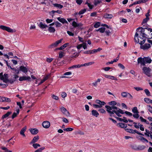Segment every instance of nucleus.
<instances>
[{"mask_svg": "<svg viewBox=\"0 0 152 152\" xmlns=\"http://www.w3.org/2000/svg\"><path fill=\"white\" fill-rule=\"evenodd\" d=\"M149 20V18H145L144 19L142 23V24H143L144 23H146Z\"/></svg>", "mask_w": 152, "mask_h": 152, "instance_id": "nucleus-41", "label": "nucleus"}, {"mask_svg": "<svg viewBox=\"0 0 152 152\" xmlns=\"http://www.w3.org/2000/svg\"><path fill=\"white\" fill-rule=\"evenodd\" d=\"M139 126L140 127H141V126H143V125L141 124L140 123H138V125H134V127L137 128V129H138L139 128Z\"/></svg>", "mask_w": 152, "mask_h": 152, "instance_id": "nucleus-50", "label": "nucleus"}, {"mask_svg": "<svg viewBox=\"0 0 152 152\" xmlns=\"http://www.w3.org/2000/svg\"><path fill=\"white\" fill-rule=\"evenodd\" d=\"M144 91L147 96H149L150 95V93L148 89H145L144 90Z\"/></svg>", "mask_w": 152, "mask_h": 152, "instance_id": "nucleus-45", "label": "nucleus"}, {"mask_svg": "<svg viewBox=\"0 0 152 152\" xmlns=\"http://www.w3.org/2000/svg\"><path fill=\"white\" fill-rule=\"evenodd\" d=\"M68 44V43H66L64 44V45L61 46L60 48L61 50L64 49V48H66L67 46V45Z\"/></svg>", "mask_w": 152, "mask_h": 152, "instance_id": "nucleus-34", "label": "nucleus"}, {"mask_svg": "<svg viewBox=\"0 0 152 152\" xmlns=\"http://www.w3.org/2000/svg\"><path fill=\"white\" fill-rule=\"evenodd\" d=\"M84 53L85 54H91L92 53V52L91 50H88L87 51L84 52Z\"/></svg>", "mask_w": 152, "mask_h": 152, "instance_id": "nucleus-61", "label": "nucleus"}, {"mask_svg": "<svg viewBox=\"0 0 152 152\" xmlns=\"http://www.w3.org/2000/svg\"><path fill=\"white\" fill-rule=\"evenodd\" d=\"M98 111L100 112V113H105L106 111L103 109H100L98 110Z\"/></svg>", "mask_w": 152, "mask_h": 152, "instance_id": "nucleus-52", "label": "nucleus"}, {"mask_svg": "<svg viewBox=\"0 0 152 152\" xmlns=\"http://www.w3.org/2000/svg\"><path fill=\"white\" fill-rule=\"evenodd\" d=\"M4 79V75H3V73H0V79L2 80H3Z\"/></svg>", "mask_w": 152, "mask_h": 152, "instance_id": "nucleus-55", "label": "nucleus"}, {"mask_svg": "<svg viewBox=\"0 0 152 152\" xmlns=\"http://www.w3.org/2000/svg\"><path fill=\"white\" fill-rule=\"evenodd\" d=\"M118 66L122 69H125V67L121 63H119L118 64Z\"/></svg>", "mask_w": 152, "mask_h": 152, "instance_id": "nucleus-58", "label": "nucleus"}, {"mask_svg": "<svg viewBox=\"0 0 152 152\" xmlns=\"http://www.w3.org/2000/svg\"><path fill=\"white\" fill-rule=\"evenodd\" d=\"M147 107H148V111L152 114V107L150 105H148Z\"/></svg>", "mask_w": 152, "mask_h": 152, "instance_id": "nucleus-49", "label": "nucleus"}, {"mask_svg": "<svg viewBox=\"0 0 152 152\" xmlns=\"http://www.w3.org/2000/svg\"><path fill=\"white\" fill-rule=\"evenodd\" d=\"M57 20L60 22L64 24L65 23L68 24V22L64 18H61V17L57 18Z\"/></svg>", "mask_w": 152, "mask_h": 152, "instance_id": "nucleus-12", "label": "nucleus"}, {"mask_svg": "<svg viewBox=\"0 0 152 152\" xmlns=\"http://www.w3.org/2000/svg\"><path fill=\"white\" fill-rule=\"evenodd\" d=\"M142 70L143 71V73L147 76L148 77H150L151 76V75L150 72L151 69L149 67H147L146 66H144L143 67Z\"/></svg>", "mask_w": 152, "mask_h": 152, "instance_id": "nucleus-4", "label": "nucleus"}, {"mask_svg": "<svg viewBox=\"0 0 152 152\" xmlns=\"http://www.w3.org/2000/svg\"><path fill=\"white\" fill-rule=\"evenodd\" d=\"M19 109H18L17 110V113L14 112L13 113V114L12 116V118L13 119L15 118L17 116V115H18L19 113Z\"/></svg>", "mask_w": 152, "mask_h": 152, "instance_id": "nucleus-26", "label": "nucleus"}, {"mask_svg": "<svg viewBox=\"0 0 152 152\" xmlns=\"http://www.w3.org/2000/svg\"><path fill=\"white\" fill-rule=\"evenodd\" d=\"M124 113L126 114L129 116H132V113L126 111Z\"/></svg>", "mask_w": 152, "mask_h": 152, "instance_id": "nucleus-59", "label": "nucleus"}, {"mask_svg": "<svg viewBox=\"0 0 152 152\" xmlns=\"http://www.w3.org/2000/svg\"><path fill=\"white\" fill-rule=\"evenodd\" d=\"M132 111L134 113H139L137 107H134L132 109Z\"/></svg>", "mask_w": 152, "mask_h": 152, "instance_id": "nucleus-30", "label": "nucleus"}, {"mask_svg": "<svg viewBox=\"0 0 152 152\" xmlns=\"http://www.w3.org/2000/svg\"><path fill=\"white\" fill-rule=\"evenodd\" d=\"M51 12L53 14H54L56 12L58 14H61L62 12L61 10H58L57 11L52 10L51 11Z\"/></svg>", "mask_w": 152, "mask_h": 152, "instance_id": "nucleus-38", "label": "nucleus"}, {"mask_svg": "<svg viewBox=\"0 0 152 152\" xmlns=\"http://www.w3.org/2000/svg\"><path fill=\"white\" fill-rule=\"evenodd\" d=\"M46 21L47 23H49L52 22L53 21V19H47L46 20Z\"/></svg>", "mask_w": 152, "mask_h": 152, "instance_id": "nucleus-63", "label": "nucleus"}, {"mask_svg": "<svg viewBox=\"0 0 152 152\" xmlns=\"http://www.w3.org/2000/svg\"><path fill=\"white\" fill-rule=\"evenodd\" d=\"M31 77L29 76H23L19 77V80L20 81L28 80H29L31 79Z\"/></svg>", "mask_w": 152, "mask_h": 152, "instance_id": "nucleus-10", "label": "nucleus"}, {"mask_svg": "<svg viewBox=\"0 0 152 152\" xmlns=\"http://www.w3.org/2000/svg\"><path fill=\"white\" fill-rule=\"evenodd\" d=\"M107 112L110 114V116H112L115 113L118 117H121V115L120 113L124 114V111L116 107H110L107 106Z\"/></svg>", "mask_w": 152, "mask_h": 152, "instance_id": "nucleus-2", "label": "nucleus"}, {"mask_svg": "<svg viewBox=\"0 0 152 152\" xmlns=\"http://www.w3.org/2000/svg\"><path fill=\"white\" fill-rule=\"evenodd\" d=\"M72 26L74 27H77L81 26H83V24L81 23H77L75 21H74L72 22Z\"/></svg>", "mask_w": 152, "mask_h": 152, "instance_id": "nucleus-18", "label": "nucleus"}, {"mask_svg": "<svg viewBox=\"0 0 152 152\" xmlns=\"http://www.w3.org/2000/svg\"><path fill=\"white\" fill-rule=\"evenodd\" d=\"M64 130L65 131L69 132L73 130V128H68L64 129Z\"/></svg>", "mask_w": 152, "mask_h": 152, "instance_id": "nucleus-40", "label": "nucleus"}, {"mask_svg": "<svg viewBox=\"0 0 152 152\" xmlns=\"http://www.w3.org/2000/svg\"><path fill=\"white\" fill-rule=\"evenodd\" d=\"M55 25L56 27H60L62 26V24L57 21L55 22Z\"/></svg>", "mask_w": 152, "mask_h": 152, "instance_id": "nucleus-35", "label": "nucleus"}, {"mask_svg": "<svg viewBox=\"0 0 152 152\" xmlns=\"http://www.w3.org/2000/svg\"><path fill=\"white\" fill-rule=\"evenodd\" d=\"M140 119L142 122H144L145 123L146 122V120L144 118H143L142 117L140 116Z\"/></svg>", "mask_w": 152, "mask_h": 152, "instance_id": "nucleus-60", "label": "nucleus"}, {"mask_svg": "<svg viewBox=\"0 0 152 152\" xmlns=\"http://www.w3.org/2000/svg\"><path fill=\"white\" fill-rule=\"evenodd\" d=\"M86 9H82L79 12H78V14L79 15L83 14L86 11Z\"/></svg>", "mask_w": 152, "mask_h": 152, "instance_id": "nucleus-33", "label": "nucleus"}, {"mask_svg": "<svg viewBox=\"0 0 152 152\" xmlns=\"http://www.w3.org/2000/svg\"><path fill=\"white\" fill-rule=\"evenodd\" d=\"M137 61L138 64H140L141 66H145L146 64L151 63L152 60L149 57H144L143 58L140 57L138 58Z\"/></svg>", "mask_w": 152, "mask_h": 152, "instance_id": "nucleus-3", "label": "nucleus"}, {"mask_svg": "<svg viewBox=\"0 0 152 152\" xmlns=\"http://www.w3.org/2000/svg\"><path fill=\"white\" fill-rule=\"evenodd\" d=\"M0 28L1 29L6 30L9 32L12 33L13 32V30L11 29L9 27H7L3 25H0Z\"/></svg>", "mask_w": 152, "mask_h": 152, "instance_id": "nucleus-6", "label": "nucleus"}, {"mask_svg": "<svg viewBox=\"0 0 152 152\" xmlns=\"http://www.w3.org/2000/svg\"><path fill=\"white\" fill-rule=\"evenodd\" d=\"M148 0H140L137 1L138 4H139L141 3H145L146 2L148 1Z\"/></svg>", "mask_w": 152, "mask_h": 152, "instance_id": "nucleus-43", "label": "nucleus"}, {"mask_svg": "<svg viewBox=\"0 0 152 152\" xmlns=\"http://www.w3.org/2000/svg\"><path fill=\"white\" fill-rule=\"evenodd\" d=\"M128 92H124L121 93V96L123 97H127V96Z\"/></svg>", "mask_w": 152, "mask_h": 152, "instance_id": "nucleus-32", "label": "nucleus"}, {"mask_svg": "<svg viewBox=\"0 0 152 152\" xmlns=\"http://www.w3.org/2000/svg\"><path fill=\"white\" fill-rule=\"evenodd\" d=\"M96 102L99 104L100 105H104L106 104V103L104 101H101L99 100H96Z\"/></svg>", "mask_w": 152, "mask_h": 152, "instance_id": "nucleus-21", "label": "nucleus"}, {"mask_svg": "<svg viewBox=\"0 0 152 152\" xmlns=\"http://www.w3.org/2000/svg\"><path fill=\"white\" fill-rule=\"evenodd\" d=\"M12 72L15 74L18 75L20 71L19 70L14 68L12 69Z\"/></svg>", "mask_w": 152, "mask_h": 152, "instance_id": "nucleus-29", "label": "nucleus"}, {"mask_svg": "<svg viewBox=\"0 0 152 152\" xmlns=\"http://www.w3.org/2000/svg\"><path fill=\"white\" fill-rule=\"evenodd\" d=\"M19 70L25 73H26L28 72L27 68L23 66H21L20 67Z\"/></svg>", "mask_w": 152, "mask_h": 152, "instance_id": "nucleus-14", "label": "nucleus"}, {"mask_svg": "<svg viewBox=\"0 0 152 152\" xmlns=\"http://www.w3.org/2000/svg\"><path fill=\"white\" fill-rule=\"evenodd\" d=\"M145 130L146 132L144 134L145 135L148 137H150L149 134H150V133L149 131L147 129H146Z\"/></svg>", "mask_w": 152, "mask_h": 152, "instance_id": "nucleus-44", "label": "nucleus"}, {"mask_svg": "<svg viewBox=\"0 0 152 152\" xmlns=\"http://www.w3.org/2000/svg\"><path fill=\"white\" fill-rule=\"evenodd\" d=\"M37 24L38 26L42 29L45 28L46 27H48L47 25L43 24L42 22H40L39 24Z\"/></svg>", "mask_w": 152, "mask_h": 152, "instance_id": "nucleus-13", "label": "nucleus"}, {"mask_svg": "<svg viewBox=\"0 0 152 152\" xmlns=\"http://www.w3.org/2000/svg\"><path fill=\"white\" fill-rule=\"evenodd\" d=\"M140 140L143 142H148V140L142 136L140 137Z\"/></svg>", "mask_w": 152, "mask_h": 152, "instance_id": "nucleus-36", "label": "nucleus"}, {"mask_svg": "<svg viewBox=\"0 0 152 152\" xmlns=\"http://www.w3.org/2000/svg\"><path fill=\"white\" fill-rule=\"evenodd\" d=\"M52 98L56 100H58V99L59 98L57 96L55 95L54 94H53L52 96Z\"/></svg>", "mask_w": 152, "mask_h": 152, "instance_id": "nucleus-51", "label": "nucleus"}, {"mask_svg": "<svg viewBox=\"0 0 152 152\" xmlns=\"http://www.w3.org/2000/svg\"><path fill=\"white\" fill-rule=\"evenodd\" d=\"M53 60V58H47L46 59V61L48 63L51 62Z\"/></svg>", "mask_w": 152, "mask_h": 152, "instance_id": "nucleus-53", "label": "nucleus"}, {"mask_svg": "<svg viewBox=\"0 0 152 152\" xmlns=\"http://www.w3.org/2000/svg\"><path fill=\"white\" fill-rule=\"evenodd\" d=\"M144 101L147 103H150V102H151V99H150L147 98H145L144 99Z\"/></svg>", "mask_w": 152, "mask_h": 152, "instance_id": "nucleus-46", "label": "nucleus"}, {"mask_svg": "<svg viewBox=\"0 0 152 152\" xmlns=\"http://www.w3.org/2000/svg\"><path fill=\"white\" fill-rule=\"evenodd\" d=\"M48 30L50 33H54L55 31V28L52 26H49L48 27Z\"/></svg>", "mask_w": 152, "mask_h": 152, "instance_id": "nucleus-24", "label": "nucleus"}, {"mask_svg": "<svg viewBox=\"0 0 152 152\" xmlns=\"http://www.w3.org/2000/svg\"><path fill=\"white\" fill-rule=\"evenodd\" d=\"M93 106L96 108H101L102 107V106L98 105L97 104H93Z\"/></svg>", "mask_w": 152, "mask_h": 152, "instance_id": "nucleus-56", "label": "nucleus"}, {"mask_svg": "<svg viewBox=\"0 0 152 152\" xmlns=\"http://www.w3.org/2000/svg\"><path fill=\"white\" fill-rule=\"evenodd\" d=\"M39 137L38 136H35L30 143V144L35 143L39 139Z\"/></svg>", "mask_w": 152, "mask_h": 152, "instance_id": "nucleus-19", "label": "nucleus"}, {"mask_svg": "<svg viewBox=\"0 0 152 152\" xmlns=\"http://www.w3.org/2000/svg\"><path fill=\"white\" fill-rule=\"evenodd\" d=\"M53 5L54 7H57L60 9L63 7V5L59 4H53Z\"/></svg>", "mask_w": 152, "mask_h": 152, "instance_id": "nucleus-27", "label": "nucleus"}, {"mask_svg": "<svg viewBox=\"0 0 152 152\" xmlns=\"http://www.w3.org/2000/svg\"><path fill=\"white\" fill-rule=\"evenodd\" d=\"M150 45L148 43H146L145 45H141L140 48L144 50L148 49L151 47Z\"/></svg>", "mask_w": 152, "mask_h": 152, "instance_id": "nucleus-9", "label": "nucleus"}, {"mask_svg": "<svg viewBox=\"0 0 152 152\" xmlns=\"http://www.w3.org/2000/svg\"><path fill=\"white\" fill-rule=\"evenodd\" d=\"M125 130L130 133H131L132 134H134L133 130L131 129H125Z\"/></svg>", "mask_w": 152, "mask_h": 152, "instance_id": "nucleus-42", "label": "nucleus"}, {"mask_svg": "<svg viewBox=\"0 0 152 152\" xmlns=\"http://www.w3.org/2000/svg\"><path fill=\"white\" fill-rule=\"evenodd\" d=\"M137 31L134 36V39L135 42H137L136 38L137 37V42L140 45H142L145 43L146 39H151L152 38V29L151 28L139 27L137 28Z\"/></svg>", "mask_w": 152, "mask_h": 152, "instance_id": "nucleus-1", "label": "nucleus"}, {"mask_svg": "<svg viewBox=\"0 0 152 152\" xmlns=\"http://www.w3.org/2000/svg\"><path fill=\"white\" fill-rule=\"evenodd\" d=\"M26 129V126H25L21 130L20 132V134L22 135L23 137H25L26 135L24 134V132Z\"/></svg>", "mask_w": 152, "mask_h": 152, "instance_id": "nucleus-15", "label": "nucleus"}, {"mask_svg": "<svg viewBox=\"0 0 152 152\" xmlns=\"http://www.w3.org/2000/svg\"><path fill=\"white\" fill-rule=\"evenodd\" d=\"M133 116L135 118H138L140 117V115L138 113H136V114H133Z\"/></svg>", "mask_w": 152, "mask_h": 152, "instance_id": "nucleus-57", "label": "nucleus"}, {"mask_svg": "<svg viewBox=\"0 0 152 152\" xmlns=\"http://www.w3.org/2000/svg\"><path fill=\"white\" fill-rule=\"evenodd\" d=\"M60 110L62 113L66 116H69L70 113L64 107H61L60 108Z\"/></svg>", "mask_w": 152, "mask_h": 152, "instance_id": "nucleus-7", "label": "nucleus"}, {"mask_svg": "<svg viewBox=\"0 0 152 152\" xmlns=\"http://www.w3.org/2000/svg\"><path fill=\"white\" fill-rule=\"evenodd\" d=\"M63 40L62 39H61L60 40L56 41L55 42L52 43L50 45L48 46V48L50 49H52L57 47L58 44L60 43Z\"/></svg>", "mask_w": 152, "mask_h": 152, "instance_id": "nucleus-5", "label": "nucleus"}, {"mask_svg": "<svg viewBox=\"0 0 152 152\" xmlns=\"http://www.w3.org/2000/svg\"><path fill=\"white\" fill-rule=\"evenodd\" d=\"M113 17V15L112 14H106L104 15V17L105 18L111 19Z\"/></svg>", "mask_w": 152, "mask_h": 152, "instance_id": "nucleus-23", "label": "nucleus"}, {"mask_svg": "<svg viewBox=\"0 0 152 152\" xmlns=\"http://www.w3.org/2000/svg\"><path fill=\"white\" fill-rule=\"evenodd\" d=\"M11 113H12V112H8L6 114H4L3 115L2 118L3 119L5 118L8 117Z\"/></svg>", "mask_w": 152, "mask_h": 152, "instance_id": "nucleus-28", "label": "nucleus"}, {"mask_svg": "<svg viewBox=\"0 0 152 152\" xmlns=\"http://www.w3.org/2000/svg\"><path fill=\"white\" fill-rule=\"evenodd\" d=\"M91 114L93 116L97 117L99 115V113L97 111L95 110H93L91 111Z\"/></svg>", "mask_w": 152, "mask_h": 152, "instance_id": "nucleus-20", "label": "nucleus"}, {"mask_svg": "<svg viewBox=\"0 0 152 152\" xmlns=\"http://www.w3.org/2000/svg\"><path fill=\"white\" fill-rule=\"evenodd\" d=\"M30 131L33 134H36L38 132V130L37 129H30Z\"/></svg>", "mask_w": 152, "mask_h": 152, "instance_id": "nucleus-16", "label": "nucleus"}, {"mask_svg": "<svg viewBox=\"0 0 152 152\" xmlns=\"http://www.w3.org/2000/svg\"><path fill=\"white\" fill-rule=\"evenodd\" d=\"M100 28V32L102 33H104L105 30V28L104 27H101Z\"/></svg>", "mask_w": 152, "mask_h": 152, "instance_id": "nucleus-48", "label": "nucleus"}, {"mask_svg": "<svg viewBox=\"0 0 152 152\" xmlns=\"http://www.w3.org/2000/svg\"><path fill=\"white\" fill-rule=\"evenodd\" d=\"M82 0H76V2L78 5H80L83 2Z\"/></svg>", "mask_w": 152, "mask_h": 152, "instance_id": "nucleus-54", "label": "nucleus"}, {"mask_svg": "<svg viewBox=\"0 0 152 152\" xmlns=\"http://www.w3.org/2000/svg\"><path fill=\"white\" fill-rule=\"evenodd\" d=\"M32 146L35 149H37V148L38 147H40V145L39 144L37 143H34Z\"/></svg>", "mask_w": 152, "mask_h": 152, "instance_id": "nucleus-37", "label": "nucleus"}, {"mask_svg": "<svg viewBox=\"0 0 152 152\" xmlns=\"http://www.w3.org/2000/svg\"><path fill=\"white\" fill-rule=\"evenodd\" d=\"M64 52L62 51H61L59 53V58H61L63 56Z\"/></svg>", "mask_w": 152, "mask_h": 152, "instance_id": "nucleus-47", "label": "nucleus"}, {"mask_svg": "<svg viewBox=\"0 0 152 152\" xmlns=\"http://www.w3.org/2000/svg\"><path fill=\"white\" fill-rule=\"evenodd\" d=\"M102 2L101 0H94V4L96 6Z\"/></svg>", "mask_w": 152, "mask_h": 152, "instance_id": "nucleus-31", "label": "nucleus"}, {"mask_svg": "<svg viewBox=\"0 0 152 152\" xmlns=\"http://www.w3.org/2000/svg\"><path fill=\"white\" fill-rule=\"evenodd\" d=\"M42 126L43 127L46 129L49 128L50 126V123L48 121H45L42 123Z\"/></svg>", "mask_w": 152, "mask_h": 152, "instance_id": "nucleus-8", "label": "nucleus"}, {"mask_svg": "<svg viewBox=\"0 0 152 152\" xmlns=\"http://www.w3.org/2000/svg\"><path fill=\"white\" fill-rule=\"evenodd\" d=\"M101 80L100 79L98 78L96 80L92 83V86L96 87L98 86V83H99L100 82Z\"/></svg>", "mask_w": 152, "mask_h": 152, "instance_id": "nucleus-17", "label": "nucleus"}, {"mask_svg": "<svg viewBox=\"0 0 152 152\" xmlns=\"http://www.w3.org/2000/svg\"><path fill=\"white\" fill-rule=\"evenodd\" d=\"M146 148V146L145 145H141L138 146L137 149L138 150H141L145 149Z\"/></svg>", "mask_w": 152, "mask_h": 152, "instance_id": "nucleus-25", "label": "nucleus"}, {"mask_svg": "<svg viewBox=\"0 0 152 152\" xmlns=\"http://www.w3.org/2000/svg\"><path fill=\"white\" fill-rule=\"evenodd\" d=\"M61 96L63 98H65L66 96V94L65 92H63L61 94Z\"/></svg>", "mask_w": 152, "mask_h": 152, "instance_id": "nucleus-64", "label": "nucleus"}, {"mask_svg": "<svg viewBox=\"0 0 152 152\" xmlns=\"http://www.w3.org/2000/svg\"><path fill=\"white\" fill-rule=\"evenodd\" d=\"M119 126L121 128H125L127 127L126 124L122 123H119L118 124Z\"/></svg>", "mask_w": 152, "mask_h": 152, "instance_id": "nucleus-22", "label": "nucleus"}, {"mask_svg": "<svg viewBox=\"0 0 152 152\" xmlns=\"http://www.w3.org/2000/svg\"><path fill=\"white\" fill-rule=\"evenodd\" d=\"M5 97H4L0 96V102H4L5 101Z\"/></svg>", "mask_w": 152, "mask_h": 152, "instance_id": "nucleus-62", "label": "nucleus"}, {"mask_svg": "<svg viewBox=\"0 0 152 152\" xmlns=\"http://www.w3.org/2000/svg\"><path fill=\"white\" fill-rule=\"evenodd\" d=\"M108 104L110 105L111 106H110L109 105H106L105 106V108L107 109L106 110L107 111V106H109L110 107H115V106L117 104V102L115 101H112L110 102H109L108 103Z\"/></svg>", "mask_w": 152, "mask_h": 152, "instance_id": "nucleus-11", "label": "nucleus"}, {"mask_svg": "<svg viewBox=\"0 0 152 152\" xmlns=\"http://www.w3.org/2000/svg\"><path fill=\"white\" fill-rule=\"evenodd\" d=\"M100 25V23L99 22H96L94 25V27L96 28L99 27Z\"/></svg>", "mask_w": 152, "mask_h": 152, "instance_id": "nucleus-39", "label": "nucleus"}]
</instances>
